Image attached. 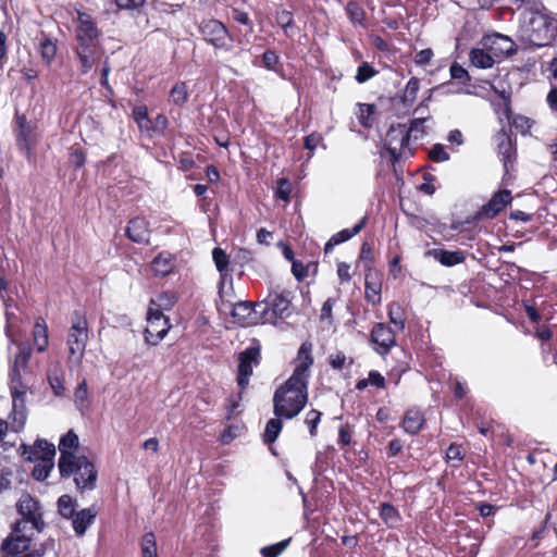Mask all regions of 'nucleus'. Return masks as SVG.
I'll return each mask as SVG.
<instances>
[{
    "label": "nucleus",
    "instance_id": "nucleus-56",
    "mask_svg": "<svg viewBox=\"0 0 557 557\" xmlns=\"http://www.w3.org/2000/svg\"><path fill=\"white\" fill-rule=\"evenodd\" d=\"M171 101L175 104H183L187 100V86L180 82L173 86L170 92Z\"/></svg>",
    "mask_w": 557,
    "mask_h": 557
},
{
    "label": "nucleus",
    "instance_id": "nucleus-20",
    "mask_svg": "<svg viewBox=\"0 0 557 557\" xmlns=\"http://www.w3.org/2000/svg\"><path fill=\"white\" fill-rule=\"evenodd\" d=\"M97 515L98 511L95 507H88L77 511L71 519L75 535L78 537L83 536L87 529L94 524Z\"/></svg>",
    "mask_w": 557,
    "mask_h": 557
},
{
    "label": "nucleus",
    "instance_id": "nucleus-30",
    "mask_svg": "<svg viewBox=\"0 0 557 557\" xmlns=\"http://www.w3.org/2000/svg\"><path fill=\"white\" fill-rule=\"evenodd\" d=\"M364 289L368 302L372 305H379L381 302L382 283L375 274L368 273L366 275Z\"/></svg>",
    "mask_w": 557,
    "mask_h": 557
},
{
    "label": "nucleus",
    "instance_id": "nucleus-41",
    "mask_svg": "<svg viewBox=\"0 0 557 557\" xmlns=\"http://www.w3.org/2000/svg\"><path fill=\"white\" fill-rule=\"evenodd\" d=\"M76 500L67 494L60 496L58 499V511L64 519L73 518L76 513Z\"/></svg>",
    "mask_w": 557,
    "mask_h": 557
},
{
    "label": "nucleus",
    "instance_id": "nucleus-2",
    "mask_svg": "<svg viewBox=\"0 0 557 557\" xmlns=\"http://www.w3.org/2000/svg\"><path fill=\"white\" fill-rule=\"evenodd\" d=\"M308 401V382L290 376L273 396L275 417L293 419L300 413Z\"/></svg>",
    "mask_w": 557,
    "mask_h": 557
},
{
    "label": "nucleus",
    "instance_id": "nucleus-13",
    "mask_svg": "<svg viewBox=\"0 0 557 557\" xmlns=\"http://www.w3.org/2000/svg\"><path fill=\"white\" fill-rule=\"evenodd\" d=\"M260 360V348L259 346H250L238 355V373L237 384L244 389L248 383L249 377L252 374V367L257 366Z\"/></svg>",
    "mask_w": 557,
    "mask_h": 557
},
{
    "label": "nucleus",
    "instance_id": "nucleus-12",
    "mask_svg": "<svg viewBox=\"0 0 557 557\" xmlns=\"http://www.w3.org/2000/svg\"><path fill=\"white\" fill-rule=\"evenodd\" d=\"M512 200L511 193L508 189H503L495 193L487 203L483 205L479 211L474 213L471 222H478L484 219L495 218L504 208H506Z\"/></svg>",
    "mask_w": 557,
    "mask_h": 557
},
{
    "label": "nucleus",
    "instance_id": "nucleus-48",
    "mask_svg": "<svg viewBox=\"0 0 557 557\" xmlns=\"http://www.w3.org/2000/svg\"><path fill=\"white\" fill-rule=\"evenodd\" d=\"M380 517L389 527H394L399 519L398 511L388 503L381 505Z\"/></svg>",
    "mask_w": 557,
    "mask_h": 557
},
{
    "label": "nucleus",
    "instance_id": "nucleus-62",
    "mask_svg": "<svg viewBox=\"0 0 557 557\" xmlns=\"http://www.w3.org/2000/svg\"><path fill=\"white\" fill-rule=\"evenodd\" d=\"M433 57V50L431 48H425L416 53L414 62L418 65L425 66L431 62Z\"/></svg>",
    "mask_w": 557,
    "mask_h": 557
},
{
    "label": "nucleus",
    "instance_id": "nucleus-53",
    "mask_svg": "<svg viewBox=\"0 0 557 557\" xmlns=\"http://www.w3.org/2000/svg\"><path fill=\"white\" fill-rule=\"evenodd\" d=\"M176 302V297L170 293H161L158 295L157 299H151L150 307L157 306L156 309H171Z\"/></svg>",
    "mask_w": 557,
    "mask_h": 557
},
{
    "label": "nucleus",
    "instance_id": "nucleus-27",
    "mask_svg": "<svg viewBox=\"0 0 557 557\" xmlns=\"http://www.w3.org/2000/svg\"><path fill=\"white\" fill-rule=\"evenodd\" d=\"M28 358H29L28 352L18 355L15 358V363L10 371L9 388H10L11 394L26 392V386L22 382V375H21L20 369L17 367V363L21 361L22 364L25 367L28 361Z\"/></svg>",
    "mask_w": 557,
    "mask_h": 557
},
{
    "label": "nucleus",
    "instance_id": "nucleus-64",
    "mask_svg": "<svg viewBox=\"0 0 557 557\" xmlns=\"http://www.w3.org/2000/svg\"><path fill=\"white\" fill-rule=\"evenodd\" d=\"M86 156L81 148H72L70 152V162L75 168H82L85 164Z\"/></svg>",
    "mask_w": 557,
    "mask_h": 557
},
{
    "label": "nucleus",
    "instance_id": "nucleus-55",
    "mask_svg": "<svg viewBox=\"0 0 557 557\" xmlns=\"http://www.w3.org/2000/svg\"><path fill=\"white\" fill-rule=\"evenodd\" d=\"M322 413L319 410L311 409L307 412L305 418V423L309 429V433L312 437L317 436L318 434V425L321 421Z\"/></svg>",
    "mask_w": 557,
    "mask_h": 557
},
{
    "label": "nucleus",
    "instance_id": "nucleus-61",
    "mask_svg": "<svg viewBox=\"0 0 557 557\" xmlns=\"http://www.w3.org/2000/svg\"><path fill=\"white\" fill-rule=\"evenodd\" d=\"M290 194V184L286 178H280L277 181V188L275 190V195L278 199L288 201Z\"/></svg>",
    "mask_w": 557,
    "mask_h": 557
},
{
    "label": "nucleus",
    "instance_id": "nucleus-11",
    "mask_svg": "<svg viewBox=\"0 0 557 557\" xmlns=\"http://www.w3.org/2000/svg\"><path fill=\"white\" fill-rule=\"evenodd\" d=\"M512 200L511 193L508 189H503L495 193L487 203L483 205L479 211L474 213L471 222H478L484 219L495 218L504 208H506Z\"/></svg>",
    "mask_w": 557,
    "mask_h": 557
},
{
    "label": "nucleus",
    "instance_id": "nucleus-14",
    "mask_svg": "<svg viewBox=\"0 0 557 557\" xmlns=\"http://www.w3.org/2000/svg\"><path fill=\"white\" fill-rule=\"evenodd\" d=\"M370 341L375 352L381 356L387 355L397 344L395 332L384 323H376L372 327Z\"/></svg>",
    "mask_w": 557,
    "mask_h": 557
},
{
    "label": "nucleus",
    "instance_id": "nucleus-59",
    "mask_svg": "<svg viewBox=\"0 0 557 557\" xmlns=\"http://www.w3.org/2000/svg\"><path fill=\"white\" fill-rule=\"evenodd\" d=\"M462 459L461 447L457 444H451L446 450V461L453 462V467H458Z\"/></svg>",
    "mask_w": 557,
    "mask_h": 557
},
{
    "label": "nucleus",
    "instance_id": "nucleus-57",
    "mask_svg": "<svg viewBox=\"0 0 557 557\" xmlns=\"http://www.w3.org/2000/svg\"><path fill=\"white\" fill-rule=\"evenodd\" d=\"M450 77L459 83L467 85L471 77L468 71L457 62H454L449 67Z\"/></svg>",
    "mask_w": 557,
    "mask_h": 557
},
{
    "label": "nucleus",
    "instance_id": "nucleus-40",
    "mask_svg": "<svg viewBox=\"0 0 557 557\" xmlns=\"http://www.w3.org/2000/svg\"><path fill=\"white\" fill-rule=\"evenodd\" d=\"M281 419L282 418L275 417L273 419H270L267 422L264 433H263V442L265 444H272L278 437V435L283 429V422Z\"/></svg>",
    "mask_w": 557,
    "mask_h": 557
},
{
    "label": "nucleus",
    "instance_id": "nucleus-42",
    "mask_svg": "<svg viewBox=\"0 0 557 557\" xmlns=\"http://www.w3.org/2000/svg\"><path fill=\"white\" fill-rule=\"evenodd\" d=\"M387 315H388V320L392 324H394V326L398 330V331H404L405 330V322H406V319L404 317V310L401 308V306L397 302H392L389 306H388V312H387Z\"/></svg>",
    "mask_w": 557,
    "mask_h": 557
},
{
    "label": "nucleus",
    "instance_id": "nucleus-35",
    "mask_svg": "<svg viewBox=\"0 0 557 557\" xmlns=\"http://www.w3.org/2000/svg\"><path fill=\"white\" fill-rule=\"evenodd\" d=\"M16 143L20 149L29 150L32 145V127L24 116H17Z\"/></svg>",
    "mask_w": 557,
    "mask_h": 557
},
{
    "label": "nucleus",
    "instance_id": "nucleus-6",
    "mask_svg": "<svg viewBox=\"0 0 557 557\" xmlns=\"http://www.w3.org/2000/svg\"><path fill=\"white\" fill-rule=\"evenodd\" d=\"M88 341V322L81 311H74L72 324L67 334L70 358L81 360L85 354Z\"/></svg>",
    "mask_w": 557,
    "mask_h": 557
},
{
    "label": "nucleus",
    "instance_id": "nucleus-18",
    "mask_svg": "<svg viewBox=\"0 0 557 557\" xmlns=\"http://www.w3.org/2000/svg\"><path fill=\"white\" fill-rule=\"evenodd\" d=\"M74 52L82 74H87L103 57L101 46L75 47Z\"/></svg>",
    "mask_w": 557,
    "mask_h": 557
},
{
    "label": "nucleus",
    "instance_id": "nucleus-38",
    "mask_svg": "<svg viewBox=\"0 0 557 557\" xmlns=\"http://www.w3.org/2000/svg\"><path fill=\"white\" fill-rule=\"evenodd\" d=\"M375 106L369 104V103H359L358 104V112H357V119L359 123L366 127L370 128L373 126L375 117Z\"/></svg>",
    "mask_w": 557,
    "mask_h": 557
},
{
    "label": "nucleus",
    "instance_id": "nucleus-25",
    "mask_svg": "<svg viewBox=\"0 0 557 557\" xmlns=\"http://www.w3.org/2000/svg\"><path fill=\"white\" fill-rule=\"evenodd\" d=\"M77 25L75 27V37H100L95 20L90 14L76 10Z\"/></svg>",
    "mask_w": 557,
    "mask_h": 557
},
{
    "label": "nucleus",
    "instance_id": "nucleus-1",
    "mask_svg": "<svg viewBox=\"0 0 557 557\" xmlns=\"http://www.w3.org/2000/svg\"><path fill=\"white\" fill-rule=\"evenodd\" d=\"M520 1L531 3L520 13L519 30L522 38L535 47L549 46L555 39L554 18L543 3L534 0Z\"/></svg>",
    "mask_w": 557,
    "mask_h": 557
},
{
    "label": "nucleus",
    "instance_id": "nucleus-58",
    "mask_svg": "<svg viewBox=\"0 0 557 557\" xmlns=\"http://www.w3.org/2000/svg\"><path fill=\"white\" fill-rule=\"evenodd\" d=\"M244 431V425L242 424H232V425H228L222 433H221V436H220V440L222 442V444H228L231 443L234 438H236L237 436H239L242 434V432Z\"/></svg>",
    "mask_w": 557,
    "mask_h": 557
},
{
    "label": "nucleus",
    "instance_id": "nucleus-47",
    "mask_svg": "<svg viewBox=\"0 0 557 557\" xmlns=\"http://www.w3.org/2000/svg\"><path fill=\"white\" fill-rule=\"evenodd\" d=\"M420 89V81L417 77H411L405 87L403 101L408 104H412L416 99L418 91Z\"/></svg>",
    "mask_w": 557,
    "mask_h": 557
},
{
    "label": "nucleus",
    "instance_id": "nucleus-52",
    "mask_svg": "<svg viewBox=\"0 0 557 557\" xmlns=\"http://www.w3.org/2000/svg\"><path fill=\"white\" fill-rule=\"evenodd\" d=\"M290 539L281 541L276 544L264 546L260 549L262 557H278L288 546Z\"/></svg>",
    "mask_w": 557,
    "mask_h": 557
},
{
    "label": "nucleus",
    "instance_id": "nucleus-54",
    "mask_svg": "<svg viewBox=\"0 0 557 557\" xmlns=\"http://www.w3.org/2000/svg\"><path fill=\"white\" fill-rule=\"evenodd\" d=\"M352 359L348 358L343 351H336L329 356V364L334 370H343L347 364L350 366Z\"/></svg>",
    "mask_w": 557,
    "mask_h": 557
},
{
    "label": "nucleus",
    "instance_id": "nucleus-4",
    "mask_svg": "<svg viewBox=\"0 0 557 557\" xmlns=\"http://www.w3.org/2000/svg\"><path fill=\"white\" fill-rule=\"evenodd\" d=\"M69 474L60 473L62 479L73 476L76 488L81 492L92 491L96 487L98 471L95 465L84 455L70 460Z\"/></svg>",
    "mask_w": 557,
    "mask_h": 557
},
{
    "label": "nucleus",
    "instance_id": "nucleus-8",
    "mask_svg": "<svg viewBox=\"0 0 557 557\" xmlns=\"http://www.w3.org/2000/svg\"><path fill=\"white\" fill-rule=\"evenodd\" d=\"M16 510L22 516V519L16 522H23V528L27 523H32L33 529L37 532H42L46 523L42 519L40 504L29 494H23L16 503Z\"/></svg>",
    "mask_w": 557,
    "mask_h": 557
},
{
    "label": "nucleus",
    "instance_id": "nucleus-21",
    "mask_svg": "<svg viewBox=\"0 0 557 557\" xmlns=\"http://www.w3.org/2000/svg\"><path fill=\"white\" fill-rule=\"evenodd\" d=\"M125 233L126 236L134 243H149L150 233L148 228V222L143 218H134L129 220Z\"/></svg>",
    "mask_w": 557,
    "mask_h": 557
},
{
    "label": "nucleus",
    "instance_id": "nucleus-19",
    "mask_svg": "<svg viewBox=\"0 0 557 557\" xmlns=\"http://www.w3.org/2000/svg\"><path fill=\"white\" fill-rule=\"evenodd\" d=\"M311 352H312V344L309 342H304L300 345L299 350L297 352L296 367L290 376H294L297 379H304L305 381L308 382L309 369L313 364V357H312Z\"/></svg>",
    "mask_w": 557,
    "mask_h": 557
},
{
    "label": "nucleus",
    "instance_id": "nucleus-7",
    "mask_svg": "<svg viewBox=\"0 0 557 557\" xmlns=\"http://www.w3.org/2000/svg\"><path fill=\"white\" fill-rule=\"evenodd\" d=\"M147 322L148 325L144 331L145 342L149 346H157L170 331V320L161 310L149 307Z\"/></svg>",
    "mask_w": 557,
    "mask_h": 557
},
{
    "label": "nucleus",
    "instance_id": "nucleus-46",
    "mask_svg": "<svg viewBox=\"0 0 557 557\" xmlns=\"http://www.w3.org/2000/svg\"><path fill=\"white\" fill-rule=\"evenodd\" d=\"M346 13L354 25H363L366 12L357 2L349 1L346 5Z\"/></svg>",
    "mask_w": 557,
    "mask_h": 557
},
{
    "label": "nucleus",
    "instance_id": "nucleus-36",
    "mask_svg": "<svg viewBox=\"0 0 557 557\" xmlns=\"http://www.w3.org/2000/svg\"><path fill=\"white\" fill-rule=\"evenodd\" d=\"M74 404L76 409L85 414L89 409L88 385L86 379H83L74 391Z\"/></svg>",
    "mask_w": 557,
    "mask_h": 557
},
{
    "label": "nucleus",
    "instance_id": "nucleus-10",
    "mask_svg": "<svg viewBox=\"0 0 557 557\" xmlns=\"http://www.w3.org/2000/svg\"><path fill=\"white\" fill-rule=\"evenodd\" d=\"M23 522H15L11 534L2 542L1 549L8 556H17L27 550L32 543V536L24 533Z\"/></svg>",
    "mask_w": 557,
    "mask_h": 557
},
{
    "label": "nucleus",
    "instance_id": "nucleus-15",
    "mask_svg": "<svg viewBox=\"0 0 557 557\" xmlns=\"http://www.w3.org/2000/svg\"><path fill=\"white\" fill-rule=\"evenodd\" d=\"M482 44L496 58H507L517 53L516 42L506 35L493 34L485 36Z\"/></svg>",
    "mask_w": 557,
    "mask_h": 557
},
{
    "label": "nucleus",
    "instance_id": "nucleus-45",
    "mask_svg": "<svg viewBox=\"0 0 557 557\" xmlns=\"http://www.w3.org/2000/svg\"><path fill=\"white\" fill-rule=\"evenodd\" d=\"M141 557H158L156 537L152 532L144 534L140 543Z\"/></svg>",
    "mask_w": 557,
    "mask_h": 557
},
{
    "label": "nucleus",
    "instance_id": "nucleus-32",
    "mask_svg": "<svg viewBox=\"0 0 557 557\" xmlns=\"http://www.w3.org/2000/svg\"><path fill=\"white\" fill-rule=\"evenodd\" d=\"M258 305L251 301H238L233 306L232 315L240 323H250L251 315L259 312Z\"/></svg>",
    "mask_w": 557,
    "mask_h": 557
},
{
    "label": "nucleus",
    "instance_id": "nucleus-34",
    "mask_svg": "<svg viewBox=\"0 0 557 557\" xmlns=\"http://www.w3.org/2000/svg\"><path fill=\"white\" fill-rule=\"evenodd\" d=\"M469 59L473 66L483 70L493 67L495 63L493 55L482 48L471 49L469 52Z\"/></svg>",
    "mask_w": 557,
    "mask_h": 557
},
{
    "label": "nucleus",
    "instance_id": "nucleus-23",
    "mask_svg": "<svg viewBox=\"0 0 557 557\" xmlns=\"http://www.w3.org/2000/svg\"><path fill=\"white\" fill-rule=\"evenodd\" d=\"M26 454H28L26 459L29 461L45 460V458L53 460L55 447L46 440H37L33 446L25 449L24 455Z\"/></svg>",
    "mask_w": 557,
    "mask_h": 557
},
{
    "label": "nucleus",
    "instance_id": "nucleus-51",
    "mask_svg": "<svg viewBox=\"0 0 557 557\" xmlns=\"http://www.w3.org/2000/svg\"><path fill=\"white\" fill-rule=\"evenodd\" d=\"M377 74V71L368 62H362L356 73V81L359 84H363L374 77Z\"/></svg>",
    "mask_w": 557,
    "mask_h": 557
},
{
    "label": "nucleus",
    "instance_id": "nucleus-50",
    "mask_svg": "<svg viewBox=\"0 0 557 557\" xmlns=\"http://www.w3.org/2000/svg\"><path fill=\"white\" fill-rule=\"evenodd\" d=\"M48 382L55 396H62L65 393L63 375L58 371L48 373Z\"/></svg>",
    "mask_w": 557,
    "mask_h": 557
},
{
    "label": "nucleus",
    "instance_id": "nucleus-9",
    "mask_svg": "<svg viewBox=\"0 0 557 557\" xmlns=\"http://www.w3.org/2000/svg\"><path fill=\"white\" fill-rule=\"evenodd\" d=\"M199 30L205 40L218 49H228V30L218 20L202 21Z\"/></svg>",
    "mask_w": 557,
    "mask_h": 557
},
{
    "label": "nucleus",
    "instance_id": "nucleus-26",
    "mask_svg": "<svg viewBox=\"0 0 557 557\" xmlns=\"http://www.w3.org/2000/svg\"><path fill=\"white\" fill-rule=\"evenodd\" d=\"M367 218H363L360 222H358L351 228H345L341 232L334 234L325 244L324 251L329 253L333 250V248L342 243H345L357 235L364 226Z\"/></svg>",
    "mask_w": 557,
    "mask_h": 557
},
{
    "label": "nucleus",
    "instance_id": "nucleus-39",
    "mask_svg": "<svg viewBox=\"0 0 557 557\" xmlns=\"http://www.w3.org/2000/svg\"><path fill=\"white\" fill-rule=\"evenodd\" d=\"M132 116L141 132H149L152 129V122L149 119L146 106H136L133 109Z\"/></svg>",
    "mask_w": 557,
    "mask_h": 557
},
{
    "label": "nucleus",
    "instance_id": "nucleus-3",
    "mask_svg": "<svg viewBox=\"0 0 557 557\" xmlns=\"http://www.w3.org/2000/svg\"><path fill=\"white\" fill-rule=\"evenodd\" d=\"M258 307L264 322L276 324L278 320L292 314V293L289 290L270 292L267 299L259 302Z\"/></svg>",
    "mask_w": 557,
    "mask_h": 557
},
{
    "label": "nucleus",
    "instance_id": "nucleus-5",
    "mask_svg": "<svg viewBox=\"0 0 557 557\" xmlns=\"http://www.w3.org/2000/svg\"><path fill=\"white\" fill-rule=\"evenodd\" d=\"M408 133L405 124L391 125L386 132L383 143L393 164L412 156L413 150Z\"/></svg>",
    "mask_w": 557,
    "mask_h": 557
},
{
    "label": "nucleus",
    "instance_id": "nucleus-60",
    "mask_svg": "<svg viewBox=\"0 0 557 557\" xmlns=\"http://www.w3.org/2000/svg\"><path fill=\"white\" fill-rule=\"evenodd\" d=\"M429 157L434 162H444L449 159L448 152L441 144H436L430 149Z\"/></svg>",
    "mask_w": 557,
    "mask_h": 557
},
{
    "label": "nucleus",
    "instance_id": "nucleus-49",
    "mask_svg": "<svg viewBox=\"0 0 557 557\" xmlns=\"http://www.w3.org/2000/svg\"><path fill=\"white\" fill-rule=\"evenodd\" d=\"M429 120V117H419L413 119L410 122V126L407 127V132H409V139L413 138L414 140H418L423 137L425 134V126L424 123Z\"/></svg>",
    "mask_w": 557,
    "mask_h": 557
},
{
    "label": "nucleus",
    "instance_id": "nucleus-31",
    "mask_svg": "<svg viewBox=\"0 0 557 557\" xmlns=\"http://www.w3.org/2000/svg\"><path fill=\"white\" fill-rule=\"evenodd\" d=\"M33 338L37 351L44 352L48 347L49 336L47 323L41 317L36 319L33 330Z\"/></svg>",
    "mask_w": 557,
    "mask_h": 557
},
{
    "label": "nucleus",
    "instance_id": "nucleus-22",
    "mask_svg": "<svg viewBox=\"0 0 557 557\" xmlns=\"http://www.w3.org/2000/svg\"><path fill=\"white\" fill-rule=\"evenodd\" d=\"M212 258L216 267V270L220 273L219 294L222 297L225 283L228 282L230 284H232L233 282L232 275L227 272L230 259L226 252L219 247L213 249Z\"/></svg>",
    "mask_w": 557,
    "mask_h": 557
},
{
    "label": "nucleus",
    "instance_id": "nucleus-37",
    "mask_svg": "<svg viewBox=\"0 0 557 557\" xmlns=\"http://www.w3.org/2000/svg\"><path fill=\"white\" fill-rule=\"evenodd\" d=\"M25 395L26 392L11 394L13 403V420L14 422L17 421L21 428L24 425L26 420Z\"/></svg>",
    "mask_w": 557,
    "mask_h": 557
},
{
    "label": "nucleus",
    "instance_id": "nucleus-63",
    "mask_svg": "<svg viewBox=\"0 0 557 557\" xmlns=\"http://www.w3.org/2000/svg\"><path fill=\"white\" fill-rule=\"evenodd\" d=\"M352 432L348 424L341 425L338 429V444L344 447L351 443Z\"/></svg>",
    "mask_w": 557,
    "mask_h": 557
},
{
    "label": "nucleus",
    "instance_id": "nucleus-17",
    "mask_svg": "<svg viewBox=\"0 0 557 557\" xmlns=\"http://www.w3.org/2000/svg\"><path fill=\"white\" fill-rule=\"evenodd\" d=\"M497 150L504 165L505 174H509L516 161V148L511 137L504 131L495 136Z\"/></svg>",
    "mask_w": 557,
    "mask_h": 557
},
{
    "label": "nucleus",
    "instance_id": "nucleus-44",
    "mask_svg": "<svg viewBox=\"0 0 557 557\" xmlns=\"http://www.w3.org/2000/svg\"><path fill=\"white\" fill-rule=\"evenodd\" d=\"M36 462L37 463L33 468L32 475L37 481H45L53 469V460L45 458V460H37Z\"/></svg>",
    "mask_w": 557,
    "mask_h": 557
},
{
    "label": "nucleus",
    "instance_id": "nucleus-29",
    "mask_svg": "<svg viewBox=\"0 0 557 557\" xmlns=\"http://www.w3.org/2000/svg\"><path fill=\"white\" fill-rule=\"evenodd\" d=\"M424 421V416L420 410L409 409L405 413L401 426L406 433L410 435H416L420 432Z\"/></svg>",
    "mask_w": 557,
    "mask_h": 557
},
{
    "label": "nucleus",
    "instance_id": "nucleus-43",
    "mask_svg": "<svg viewBox=\"0 0 557 557\" xmlns=\"http://www.w3.org/2000/svg\"><path fill=\"white\" fill-rule=\"evenodd\" d=\"M39 52L42 60L50 64L57 54V44L53 39L44 36L39 42Z\"/></svg>",
    "mask_w": 557,
    "mask_h": 557
},
{
    "label": "nucleus",
    "instance_id": "nucleus-33",
    "mask_svg": "<svg viewBox=\"0 0 557 557\" xmlns=\"http://www.w3.org/2000/svg\"><path fill=\"white\" fill-rule=\"evenodd\" d=\"M275 22L281 26L286 37L292 38L294 36L295 29H297V27L294 21L293 12L283 8H277L275 11Z\"/></svg>",
    "mask_w": 557,
    "mask_h": 557
},
{
    "label": "nucleus",
    "instance_id": "nucleus-24",
    "mask_svg": "<svg viewBox=\"0 0 557 557\" xmlns=\"http://www.w3.org/2000/svg\"><path fill=\"white\" fill-rule=\"evenodd\" d=\"M426 257L433 258L444 267H454L465 261V253L460 250L449 251L441 248L430 249L425 252Z\"/></svg>",
    "mask_w": 557,
    "mask_h": 557
},
{
    "label": "nucleus",
    "instance_id": "nucleus-28",
    "mask_svg": "<svg viewBox=\"0 0 557 557\" xmlns=\"http://www.w3.org/2000/svg\"><path fill=\"white\" fill-rule=\"evenodd\" d=\"M175 269V259L169 252L159 253L151 262V270L157 276H166Z\"/></svg>",
    "mask_w": 557,
    "mask_h": 557
},
{
    "label": "nucleus",
    "instance_id": "nucleus-16",
    "mask_svg": "<svg viewBox=\"0 0 557 557\" xmlns=\"http://www.w3.org/2000/svg\"><path fill=\"white\" fill-rule=\"evenodd\" d=\"M78 436L73 430H70L65 435H63L60 438V458L58 461V468L60 473L69 474L67 469H70V460L77 457L74 454V450L78 447Z\"/></svg>",
    "mask_w": 557,
    "mask_h": 557
}]
</instances>
